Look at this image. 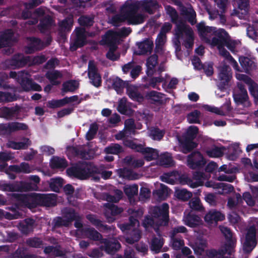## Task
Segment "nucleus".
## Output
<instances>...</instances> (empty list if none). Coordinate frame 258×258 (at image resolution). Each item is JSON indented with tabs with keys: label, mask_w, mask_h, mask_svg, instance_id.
Segmentation results:
<instances>
[{
	"label": "nucleus",
	"mask_w": 258,
	"mask_h": 258,
	"mask_svg": "<svg viewBox=\"0 0 258 258\" xmlns=\"http://www.w3.org/2000/svg\"><path fill=\"white\" fill-rule=\"evenodd\" d=\"M79 87L78 84L75 80H69L62 84V91L64 93L73 92Z\"/></svg>",
	"instance_id": "nucleus-50"
},
{
	"label": "nucleus",
	"mask_w": 258,
	"mask_h": 258,
	"mask_svg": "<svg viewBox=\"0 0 258 258\" xmlns=\"http://www.w3.org/2000/svg\"><path fill=\"white\" fill-rule=\"evenodd\" d=\"M159 162L162 166L166 167H171L173 165V160L171 155L168 153L162 154L160 156Z\"/></svg>",
	"instance_id": "nucleus-52"
},
{
	"label": "nucleus",
	"mask_w": 258,
	"mask_h": 258,
	"mask_svg": "<svg viewBox=\"0 0 258 258\" xmlns=\"http://www.w3.org/2000/svg\"><path fill=\"white\" fill-rule=\"evenodd\" d=\"M221 231L227 240L226 243L224 246L226 247L227 248L234 251L236 241L232 238V233L231 231L227 227H222L221 228Z\"/></svg>",
	"instance_id": "nucleus-28"
},
{
	"label": "nucleus",
	"mask_w": 258,
	"mask_h": 258,
	"mask_svg": "<svg viewBox=\"0 0 258 258\" xmlns=\"http://www.w3.org/2000/svg\"><path fill=\"white\" fill-rule=\"evenodd\" d=\"M20 111V107L16 105L14 107L4 106L0 108V117L7 120L17 119Z\"/></svg>",
	"instance_id": "nucleus-18"
},
{
	"label": "nucleus",
	"mask_w": 258,
	"mask_h": 258,
	"mask_svg": "<svg viewBox=\"0 0 258 258\" xmlns=\"http://www.w3.org/2000/svg\"><path fill=\"white\" fill-rule=\"evenodd\" d=\"M139 49V55H144L148 52L151 53L153 48V42L148 39L137 43Z\"/></svg>",
	"instance_id": "nucleus-33"
},
{
	"label": "nucleus",
	"mask_w": 258,
	"mask_h": 258,
	"mask_svg": "<svg viewBox=\"0 0 258 258\" xmlns=\"http://www.w3.org/2000/svg\"><path fill=\"white\" fill-rule=\"evenodd\" d=\"M213 37L209 44L212 46H217V47L224 46L228 45V40L229 39V35L227 32L224 29H219L218 30H215L213 34Z\"/></svg>",
	"instance_id": "nucleus-10"
},
{
	"label": "nucleus",
	"mask_w": 258,
	"mask_h": 258,
	"mask_svg": "<svg viewBox=\"0 0 258 258\" xmlns=\"http://www.w3.org/2000/svg\"><path fill=\"white\" fill-rule=\"evenodd\" d=\"M128 97L133 101L142 102L144 101L143 96L138 91L136 87L129 85L126 89Z\"/></svg>",
	"instance_id": "nucleus-34"
},
{
	"label": "nucleus",
	"mask_w": 258,
	"mask_h": 258,
	"mask_svg": "<svg viewBox=\"0 0 258 258\" xmlns=\"http://www.w3.org/2000/svg\"><path fill=\"white\" fill-rule=\"evenodd\" d=\"M26 244L30 247L40 248L43 247L44 242L41 238L37 237H33L27 239Z\"/></svg>",
	"instance_id": "nucleus-46"
},
{
	"label": "nucleus",
	"mask_w": 258,
	"mask_h": 258,
	"mask_svg": "<svg viewBox=\"0 0 258 258\" xmlns=\"http://www.w3.org/2000/svg\"><path fill=\"white\" fill-rule=\"evenodd\" d=\"M80 215L76 212L74 209L70 208L67 209L64 213V218L68 222L69 225L72 222L74 221L77 218H78Z\"/></svg>",
	"instance_id": "nucleus-58"
},
{
	"label": "nucleus",
	"mask_w": 258,
	"mask_h": 258,
	"mask_svg": "<svg viewBox=\"0 0 258 258\" xmlns=\"http://www.w3.org/2000/svg\"><path fill=\"white\" fill-rule=\"evenodd\" d=\"M12 197L20 205L30 209L38 206L52 207L57 204V195L54 194H13Z\"/></svg>",
	"instance_id": "nucleus-1"
},
{
	"label": "nucleus",
	"mask_w": 258,
	"mask_h": 258,
	"mask_svg": "<svg viewBox=\"0 0 258 258\" xmlns=\"http://www.w3.org/2000/svg\"><path fill=\"white\" fill-rule=\"evenodd\" d=\"M63 180L61 178H52L49 183V186L52 191L58 192L63 186Z\"/></svg>",
	"instance_id": "nucleus-57"
},
{
	"label": "nucleus",
	"mask_w": 258,
	"mask_h": 258,
	"mask_svg": "<svg viewBox=\"0 0 258 258\" xmlns=\"http://www.w3.org/2000/svg\"><path fill=\"white\" fill-rule=\"evenodd\" d=\"M88 76L90 83L95 87L101 86V75L98 72V69L92 61H89L88 68Z\"/></svg>",
	"instance_id": "nucleus-13"
},
{
	"label": "nucleus",
	"mask_w": 258,
	"mask_h": 258,
	"mask_svg": "<svg viewBox=\"0 0 258 258\" xmlns=\"http://www.w3.org/2000/svg\"><path fill=\"white\" fill-rule=\"evenodd\" d=\"M124 192L128 199H131L138 194V186L137 184H133L125 186Z\"/></svg>",
	"instance_id": "nucleus-62"
},
{
	"label": "nucleus",
	"mask_w": 258,
	"mask_h": 258,
	"mask_svg": "<svg viewBox=\"0 0 258 258\" xmlns=\"http://www.w3.org/2000/svg\"><path fill=\"white\" fill-rule=\"evenodd\" d=\"M152 216L158 219V225H167L169 221L168 204L164 203L161 206H155L152 210Z\"/></svg>",
	"instance_id": "nucleus-7"
},
{
	"label": "nucleus",
	"mask_w": 258,
	"mask_h": 258,
	"mask_svg": "<svg viewBox=\"0 0 258 258\" xmlns=\"http://www.w3.org/2000/svg\"><path fill=\"white\" fill-rule=\"evenodd\" d=\"M30 60L29 56H24L22 53H17L14 54L7 62L13 69H16L25 67Z\"/></svg>",
	"instance_id": "nucleus-14"
},
{
	"label": "nucleus",
	"mask_w": 258,
	"mask_h": 258,
	"mask_svg": "<svg viewBox=\"0 0 258 258\" xmlns=\"http://www.w3.org/2000/svg\"><path fill=\"white\" fill-rule=\"evenodd\" d=\"M141 237V232L139 230L133 228L129 233V235L125 238L127 243L133 244L139 241Z\"/></svg>",
	"instance_id": "nucleus-44"
},
{
	"label": "nucleus",
	"mask_w": 258,
	"mask_h": 258,
	"mask_svg": "<svg viewBox=\"0 0 258 258\" xmlns=\"http://www.w3.org/2000/svg\"><path fill=\"white\" fill-rule=\"evenodd\" d=\"M126 22V19L120 11V13L113 16L111 19V23L113 26H119L123 22Z\"/></svg>",
	"instance_id": "nucleus-64"
},
{
	"label": "nucleus",
	"mask_w": 258,
	"mask_h": 258,
	"mask_svg": "<svg viewBox=\"0 0 258 258\" xmlns=\"http://www.w3.org/2000/svg\"><path fill=\"white\" fill-rule=\"evenodd\" d=\"M78 21L80 26L86 27L92 26L94 22V18L87 15L81 16Z\"/></svg>",
	"instance_id": "nucleus-59"
},
{
	"label": "nucleus",
	"mask_w": 258,
	"mask_h": 258,
	"mask_svg": "<svg viewBox=\"0 0 258 258\" xmlns=\"http://www.w3.org/2000/svg\"><path fill=\"white\" fill-rule=\"evenodd\" d=\"M35 220L31 218H26L19 224V228L23 234H28L34 229Z\"/></svg>",
	"instance_id": "nucleus-27"
},
{
	"label": "nucleus",
	"mask_w": 258,
	"mask_h": 258,
	"mask_svg": "<svg viewBox=\"0 0 258 258\" xmlns=\"http://www.w3.org/2000/svg\"><path fill=\"white\" fill-rule=\"evenodd\" d=\"M256 230L254 226H251L247 231L245 240L243 243V250L246 253L250 252L257 244Z\"/></svg>",
	"instance_id": "nucleus-9"
},
{
	"label": "nucleus",
	"mask_w": 258,
	"mask_h": 258,
	"mask_svg": "<svg viewBox=\"0 0 258 258\" xmlns=\"http://www.w3.org/2000/svg\"><path fill=\"white\" fill-rule=\"evenodd\" d=\"M177 5L179 6L180 15L182 16L191 25L197 23L196 13L193 8L190 5L186 7L183 5L181 2H178Z\"/></svg>",
	"instance_id": "nucleus-15"
},
{
	"label": "nucleus",
	"mask_w": 258,
	"mask_h": 258,
	"mask_svg": "<svg viewBox=\"0 0 258 258\" xmlns=\"http://www.w3.org/2000/svg\"><path fill=\"white\" fill-rule=\"evenodd\" d=\"M104 206L107 209L106 212H109L110 213L112 216H116L120 213L123 211V209L121 208H119L113 203H106L104 205ZM106 216L107 217L109 222H112L114 220V219L111 217H108L107 216V213H106Z\"/></svg>",
	"instance_id": "nucleus-36"
},
{
	"label": "nucleus",
	"mask_w": 258,
	"mask_h": 258,
	"mask_svg": "<svg viewBox=\"0 0 258 258\" xmlns=\"http://www.w3.org/2000/svg\"><path fill=\"white\" fill-rule=\"evenodd\" d=\"M172 247L174 250H179L184 245V242L182 236H172L170 235Z\"/></svg>",
	"instance_id": "nucleus-54"
},
{
	"label": "nucleus",
	"mask_w": 258,
	"mask_h": 258,
	"mask_svg": "<svg viewBox=\"0 0 258 258\" xmlns=\"http://www.w3.org/2000/svg\"><path fill=\"white\" fill-rule=\"evenodd\" d=\"M235 102L238 104H242L248 99L247 91L235 92L233 95Z\"/></svg>",
	"instance_id": "nucleus-55"
},
{
	"label": "nucleus",
	"mask_w": 258,
	"mask_h": 258,
	"mask_svg": "<svg viewBox=\"0 0 258 258\" xmlns=\"http://www.w3.org/2000/svg\"><path fill=\"white\" fill-rule=\"evenodd\" d=\"M164 244L163 239L154 237L151 241V249L155 253L160 251Z\"/></svg>",
	"instance_id": "nucleus-60"
},
{
	"label": "nucleus",
	"mask_w": 258,
	"mask_h": 258,
	"mask_svg": "<svg viewBox=\"0 0 258 258\" xmlns=\"http://www.w3.org/2000/svg\"><path fill=\"white\" fill-rule=\"evenodd\" d=\"M201 112L198 110H195L189 113L186 116L187 120L189 123H200V116Z\"/></svg>",
	"instance_id": "nucleus-63"
},
{
	"label": "nucleus",
	"mask_w": 258,
	"mask_h": 258,
	"mask_svg": "<svg viewBox=\"0 0 258 258\" xmlns=\"http://www.w3.org/2000/svg\"><path fill=\"white\" fill-rule=\"evenodd\" d=\"M158 56L156 54H154L149 56L147 59L146 74L149 77H152L155 72V68L158 64Z\"/></svg>",
	"instance_id": "nucleus-29"
},
{
	"label": "nucleus",
	"mask_w": 258,
	"mask_h": 258,
	"mask_svg": "<svg viewBox=\"0 0 258 258\" xmlns=\"http://www.w3.org/2000/svg\"><path fill=\"white\" fill-rule=\"evenodd\" d=\"M179 181L180 184H187L191 188H196L200 186V182H194L192 179L184 174L179 177Z\"/></svg>",
	"instance_id": "nucleus-49"
},
{
	"label": "nucleus",
	"mask_w": 258,
	"mask_h": 258,
	"mask_svg": "<svg viewBox=\"0 0 258 258\" xmlns=\"http://www.w3.org/2000/svg\"><path fill=\"white\" fill-rule=\"evenodd\" d=\"M182 33L184 35V42L183 44L187 49L191 48L194 46V32L191 27L186 25L181 18Z\"/></svg>",
	"instance_id": "nucleus-17"
},
{
	"label": "nucleus",
	"mask_w": 258,
	"mask_h": 258,
	"mask_svg": "<svg viewBox=\"0 0 258 258\" xmlns=\"http://www.w3.org/2000/svg\"><path fill=\"white\" fill-rule=\"evenodd\" d=\"M175 196L179 200L187 201L191 198L192 194L186 189H176Z\"/></svg>",
	"instance_id": "nucleus-45"
},
{
	"label": "nucleus",
	"mask_w": 258,
	"mask_h": 258,
	"mask_svg": "<svg viewBox=\"0 0 258 258\" xmlns=\"http://www.w3.org/2000/svg\"><path fill=\"white\" fill-rule=\"evenodd\" d=\"M166 13L171 18L172 23L176 25L175 28V39L174 41L175 49L179 51L181 49L180 39H184V35L182 33L181 18L179 17L175 9L170 5L165 7Z\"/></svg>",
	"instance_id": "nucleus-4"
},
{
	"label": "nucleus",
	"mask_w": 258,
	"mask_h": 258,
	"mask_svg": "<svg viewBox=\"0 0 258 258\" xmlns=\"http://www.w3.org/2000/svg\"><path fill=\"white\" fill-rule=\"evenodd\" d=\"M17 100L15 94L9 92L0 91V103L11 102Z\"/></svg>",
	"instance_id": "nucleus-53"
},
{
	"label": "nucleus",
	"mask_w": 258,
	"mask_h": 258,
	"mask_svg": "<svg viewBox=\"0 0 258 258\" xmlns=\"http://www.w3.org/2000/svg\"><path fill=\"white\" fill-rule=\"evenodd\" d=\"M225 219V215L219 211L215 210H211L206 214L204 217L205 221L210 224L217 223L222 221Z\"/></svg>",
	"instance_id": "nucleus-24"
},
{
	"label": "nucleus",
	"mask_w": 258,
	"mask_h": 258,
	"mask_svg": "<svg viewBox=\"0 0 258 258\" xmlns=\"http://www.w3.org/2000/svg\"><path fill=\"white\" fill-rule=\"evenodd\" d=\"M76 36L73 41L71 43L70 49L75 51L78 48L83 47L87 44V37L85 29L82 27H77L75 29Z\"/></svg>",
	"instance_id": "nucleus-11"
},
{
	"label": "nucleus",
	"mask_w": 258,
	"mask_h": 258,
	"mask_svg": "<svg viewBox=\"0 0 258 258\" xmlns=\"http://www.w3.org/2000/svg\"><path fill=\"white\" fill-rule=\"evenodd\" d=\"M28 73H24V75L20 78L18 83L20 84L21 87L25 91L31 90V84L33 82L32 79L28 78Z\"/></svg>",
	"instance_id": "nucleus-47"
},
{
	"label": "nucleus",
	"mask_w": 258,
	"mask_h": 258,
	"mask_svg": "<svg viewBox=\"0 0 258 258\" xmlns=\"http://www.w3.org/2000/svg\"><path fill=\"white\" fill-rule=\"evenodd\" d=\"M97 171L98 168L93 164L86 162H79L67 169L68 175L80 179L93 177Z\"/></svg>",
	"instance_id": "nucleus-3"
},
{
	"label": "nucleus",
	"mask_w": 258,
	"mask_h": 258,
	"mask_svg": "<svg viewBox=\"0 0 258 258\" xmlns=\"http://www.w3.org/2000/svg\"><path fill=\"white\" fill-rule=\"evenodd\" d=\"M111 81L113 88L118 93L121 92L124 88L127 89V87L129 86L128 82L123 81L118 77L113 78Z\"/></svg>",
	"instance_id": "nucleus-40"
},
{
	"label": "nucleus",
	"mask_w": 258,
	"mask_h": 258,
	"mask_svg": "<svg viewBox=\"0 0 258 258\" xmlns=\"http://www.w3.org/2000/svg\"><path fill=\"white\" fill-rule=\"evenodd\" d=\"M140 9L139 2L133 0L127 1L120 8V11L126 19V23L130 25H136L144 22L145 17L142 13H138Z\"/></svg>",
	"instance_id": "nucleus-2"
},
{
	"label": "nucleus",
	"mask_w": 258,
	"mask_h": 258,
	"mask_svg": "<svg viewBox=\"0 0 258 258\" xmlns=\"http://www.w3.org/2000/svg\"><path fill=\"white\" fill-rule=\"evenodd\" d=\"M184 224L190 227H197L202 224V221L198 215L194 214L192 212H189L184 217Z\"/></svg>",
	"instance_id": "nucleus-25"
},
{
	"label": "nucleus",
	"mask_w": 258,
	"mask_h": 258,
	"mask_svg": "<svg viewBox=\"0 0 258 258\" xmlns=\"http://www.w3.org/2000/svg\"><path fill=\"white\" fill-rule=\"evenodd\" d=\"M11 212H6L5 217L6 219L9 220L17 219L20 218L22 214L18 210L17 206L15 207L12 206L9 208Z\"/></svg>",
	"instance_id": "nucleus-51"
},
{
	"label": "nucleus",
	"mask_w": 258,
	"mask_h": 258,
	"mask_svg": "<svg viewBox=\"0 0 258 258\" xmlns=\"http://www.w3.org/2000/svg\"><path fill=\"white\" fill-rule=\"evenodd\" d=\"M74 23L73 15H69L59 23L60 28L64 31H70Z\"/></svg>",
	"instance_id": "nucleus-43"
},
{
	"label": "nucleus",
	"mask_w": 258,
	"mask_h": 258,
	"mask_svg": "<svg viewBox=\"0 0 258 258\" xmlns=\"http://www.w3.org/2000/svg\"><path fill=\"white\" fill-rule=\"evenodd\" d=\"M68 165V162L64 158L53 157L50 161V166L52 169H64Z\"/></svg>",
	"instance_id": "nucleus-37"
},
{
	"label": "nucleus",
	"mask_w": 258,
	"mask_h": 258,
	"mask_svg": "<svg viewBox=\"0 0 258 258\" xmlns=\"http://www.w3.org/2000/svg\"><path fill=\"white\" fill-rule=\"evenodd\" d=\"M180 143L181 150L184 154L190 152L198 146V144L194 141V140L189 139V138L184 137L182 140L180 141Z\"/></svg>",
	"instance_id": "nucleus-31"
},
{
	"label": "nucleus",
	"mask_w": 258,
	"mask_h": 258,
	"mask_svg": "<svg viewBox=\"0 0 258 258\" xmlns=\"http://www.w3.org/2000/svg\"><path fill=\"white\" fill-rule=\"evenodd\" d=\"M12 134L20 131H27L28 126L27 124L18 121L11 122Z\"/></svg>",
	"instance_id": "nucleus-61"
},
{
	"label": "nucleus",
	"mask_w": 258,
	"mask_h": 258,
	"mask_svg": "<svg viewBox=\"0 0 258 258\" xmlns=\"http://www.w3.org/2000/svg\"><path fill=\"white\" fill-rule=\"evenodd\" d=\"M217 87L221 91L226 90L229 86L232 78V73L230 67L227 64H223L218 68Z\"/></svg>",
	"instance_id": "nucleus-6"
},
{
	"label": "nucleus",
	"mask_w": 258,
	"mask_h": 258,
	"mask_svg": "<svg viewBox=\"0 0 258 258\" xmlns=\"http://www.w3.org/2000/svg\"><path fill=\"white\" fill-rule=\"evenodd\" d=\"M140 8L150 15L154 14L159 8V4L156 0H143L139 2Z\"/></svg>",
	"instance_id": "nucleus-20"
},
{
	"label": "nucleus",
	"mask_w": 258,
	"mask_h": 258,
	"mask_svg": "<svg viewBox=\"0 0 258 258\" xmlns=\"http://www.w3.org/2000/svg\"><path fill=\"white\" fill-rule=\"evenodd\" d=\"M224 149L225 147L223 146L218 147L214 146L213 148L207 149L206 153L210 157H220L223 155V150Z\"/></svg>",
	"instance_id": "nucleus-48"
},
{
	"label": "nucleus",
	"mask_w": 258,
	"mask_h": 258,
	"mask_svg": "<svg viewBox=\"0 0 258 258\" xmlns=\"http://www.w3.org/2000/svg\"><path fill=\"white\" fill-rule=\"evenodd\" d=\"M62 77V74L58 70L48 72L46 74V77L49 80L52 85L57 86L60 84V82L57 79Z\"/></svg>",
	"instance_id": "nucleus-42"
},
{
	"label": "nucleus",
	"mask_w": 258,
	"mask_h": 258,
	"mask_svg": "<svg viewBox=\"0 0 258 258\" xmlns=\"http://www.w3.org/2000/svg\"><path fill=\"white\" fill-rule=\"evenodd\" d=\"M197 30L199 36L202 40L205 41L206 43L209 44L211 39L207 37L209 34H213L216 29V27L206 26L205 22L202 21L197 25Z\"/></svg>",
	"instance_id": "nucleus-16"
},
{
	"label": "nucleus",
	"mask_w": 258,
	"mask_h": 258,
	"mask_svg": "<svg viewBox=\"0 0 258 258\" xmlns=\"http://www.w3.org/2000/svg\"><path fill=\"white\" fill-rule=\"evenodd\" d=\"M187 165L192 169L203 168L207 161L202 154L198 151L192 152L187 156Z\"/></svg>",
	"instance_id": "nucleus-8"
},
{
	"label": "nucleus",
	"mask_w": 258,
	"mask_h": 258,
	"mask_svg": "<svg viewBox=\"0 0 258 258\" xmlns=\"http://www.w3.org/2000/svg\"><path fill=\"white\" fill-rule=\"evenodd\" d=\"M124 151L122 146L117 143H111L104 149V152L107 154L118 155Z\"/></svg>",
	"instance_id": "nucleus-39"
},
{
	"label": "nucleus",
	"mask_w": 258,
	"mask_h": 258,
	"mask_svg": "<svg viewBox=\"0 0 258 258\" xmlns=\"http://www.w3.org/2000/svg\"><path fill=\"white\" fill-rule=\"evenodd\" d=\"M68 151L74 157L88 159L87 156L89 153L82 146L70 147L68 148Z\"/></svg>",
	"instance_id": "nucleus-32"
},
{
	"label": "nucleus",
	"mask_w": 258,
	"mask_h": 258,
	"mask_svg": "<svg viewBox=\"0 0 258 258\" xmlns=\"http://www.w3.org/2000/svg\"><path fill=\"white\" fill-rule=\"evenodd\" d=\"M82 234L94 241H101V239H102L101 234L94 228L85 227L82 229Z\"/></svg>",
	"instance_id": "nucleus-35"
},
{
	"label": "nucleus",
	"mask_w": 258,
	"mask_h": 258,
	"mask_svg": "<svg viewBox=\"0 0 258 258\" xmlns=\"http://www.w3.org/2000/svg\"><path fill=\"white\" fill-rule=\"evenodd\" d=\"M86 218L97 228L101 229L104 230L110 229V227L107 225H104L102 221L96 218V216L93 214H88L86 216Z\"/></svg>",
	"instance_id": "nucleus-41"
},
{
	"label": "nucleus",
	"mask_w": 258,
	"mask_h": 258,
	"mask_svg": "<svg viewBox=\"0 0 258 258\" xmlns=\"http://www.w3.org/2000/svg\"><path fill=\"white\" fill-rule=\"evenodd\" d=\"M88 76L90 83L95 87L101 86V75L98 72V69L92 61H89L88 68Z\"/></svg>",
	"instance_id": "nucleus-12"
},
{
	"label": "nucleus",
	"mask_w": 258,
	"mask_h": 258,
	"mask_svg": "<svg viewBox=\"0 0 258 258\" xmlns=\"http://www.w3.org/2000/svg\"><path fill=\"white\" fill-rule=\"evenodd\" d=\"M101 242L104 244V250L109 254L115 253L121 247L120 243L116 240L102 239Z\"/></svg>",
	"instance_id": "nucleus-23"
},
{
	"label": "nucleus",
	"mask_w": 258,
	"mask_h": 258,
	"mask_svg": "<svg viewBox=\"0 0 258 258\" xmlns=\"http://www.w3.org/2000/svg\"><path fill=\"white\" fill-rule=\"evenodd\" d=\"M54 21L50 15H46L41 19L38 27L41 32H44L48 30L53 25Z\"/></svg>",
	"instance_id": "nucleus-38"
},
{
	"label": "nucleus",
	"mask_w": 258,
	"mask_h": 258,
	"mask_svg": "<svg viewBox=\"0 0 258 258\" xmlns=\"http://www.w3.org/2000/svg\"><path fill=\"white\" fill-rule=\"evenodd\" d=\"M30 42L26 47L27 54H32L35 51L41 50L44 47L43 42L40 39L36 37H29Z\"/></svg>",
	"instance_id": "nucleus-21"
},
{
	"label": "nucleus",
	"mask_w": 258,
	"mask_h": 258,
	"mask_svg": "<svg viewBox=\"0 0 258 258\" xmlns=\"http://www.w3.org/2000/svg\"><path fill=\"white\" fill-rule=\"evenodd\" d=\"M104 41L107 45L116 44L118 41L116 33L110 30L108 31L105 35Z\"/></svg>",
	"instance_id": "nucleus-56"
},
{
	"label": "nucleus",
	"mask_w": 258,
	"mask_h": 258,
	"mask_svg": "<svg viewBox=\"0 0 258 258\" xmlns=\"http://www.w3.org/2000/svg\"><path fill=\"white\" fill-rule=\"evenodd\" d=\"M233 252L231 250L223 246L218 250L214 249L208 250L207 254L209 258H232L230 256H225V255L227 254L230 256Z\"/></svg>",
	"instance_id": "nucleus-22"
},
{
	"label": "nucleus",
	"mask_w": 258,
	"mask_h": 258,
	"mask_svg": "<svg viewBox=\"0 0 258 258\" xmlns=\"http://www.w3.org/2000/svg\"><path fill=\"white\" fill-rule=\"evenodd\" d=\"M239 61L242 68V72L246 73L249 72L256 68L255 62L251 58L244 56H241L239 57Z\"/></svg>",
	"instance_id": "nucleus-26"
},
{
	"label": "nucleus",
	"mask_w": 258,
	"mask_h": 258,
	"mask_svg": "<svg viewBox=\"0 0 258 258\" xmlns=\"http://www.w3.org/2000/svg\"><path fill=\"white\" fill-rule=\"evenodd\" d=\"M165 95L156 91H151L146 94V98L149 100L152 104L162 105L165 104L168 98H164Z\"/></svg>",
	"instance_id": "nucleus-19"
},
{
	"label": "nucleus",
	"mask_w": 258,
	"mask_h": 258,
	"mask_svg": "<svg viewBox=\"0 0 258 258\" xmlns=\"http://www.w3.org/2000/svg\"><path fill=\"white\" fill-rule=\"evenodd\" d=\"M29 179L34 183L29 182L21 181L20 183L5 184L4 188L8 191H28L36 190L38 188L37 184L40 182V178L38 175H32Z\"/></svg>",
	"instance_id": "nucleus-5"
},
{
	"label": "nucleus",
	"mask_w": 258,
	"mask_h": 258,
	"mask_svg": "<svg viewBox=\"0 0 258 258\" xmlns=\"http://www.w3.org/2000/svg\"><path fill=\"white\" fill-rule=\"evenodd\" d=\"M140 153L144 156V159L147 161L155 160L159 157L157 150L150 147H145L144 145Z\"/></svg>",
	"instance_id": "nucleus-30"
}]
</instances>
